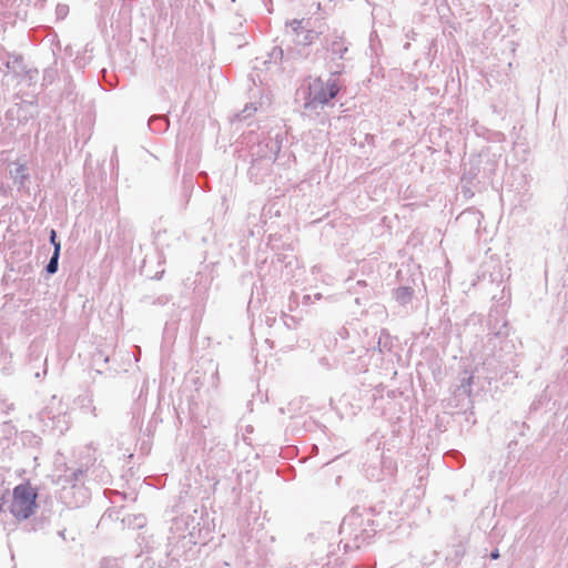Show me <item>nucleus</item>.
<instances>
[{
  "instance_id": "obj_1",
  "label": "nucleus",
  "mask_w": 568,
  "mask_h": 568,
  "mask_svg": "<svg viewBox=\"0 0 568 568\" xmlns=\"http://www.w3.org/2000/svg\"><path fill=\"white\" fill-rule=\"evenodd\" d=\"M38 490L29 481L16 486L9 505V511L18 520L28 519L37 508Z\"/></svg>"
},
{
  "instance_id": "obj_2",
  "label": "nucleus",
  "mask_w": 568,
  "mask_h": 568,
  "mask_svg": "<svg viewBox=\"0 0 568 568\" xmlns=\"http://www.w3.org/2000/svg\"><path fill=\"white\" fill-rule=\"evenodd\" d=\"M339 91V85L336 81L324 82L322 79H314L308 87V98L306 105L312 104H326L329 100L334 99Z\"/></svg>"
},
{
  "instance_id": "obj_3",
  "label": "nucleus",
  "mask_w": 568,
  "mask_h": 568,
  "mask_svg": "<svg viewBox=\"0 0 568 568\" xmlns=\"http://www.w3.org/2000/svg\"><path fill=\"white\" fill-rule=\"evenodd\" d=\"M291 26L296 34L295 42L297 44L308 45L316 38V33L313 30H308L305 27H303L302 21H293Z\"/></svg>"
},
{
  "instance_id": "obj_4",
  "label": "nucleus",
  "mask_w": 568,
  "mask_h": 568,
  "mask_svg": "<svg viewBox=\"0 0 568 568\" xmlns=\"http://www.w3.org/2000/svg\"><path fill=\"white\" fill-rule=\"evenodd\" d=\"M28 168L26 164H18L13 178L18 180L20 183H23L28 179Z\"/></svg>"
},
{
  "instance_id": "obj_5",
  "label": "nucleus",
  "mask_w": 568,
  "mask_h": 568,
  "mask_svg": "<svg viewBox=\"0 0 568 568\" xmlns=\"http://www.w3.org/2000/svg\"><path fill=\"white\" fill-rule=\"evenodd\" d=\"M59 253H60V244H55V251L47 266V271L49 273H55L57 270H58V258H59Z\"/></svg>"
},
{
  "instance_id": "obj_6",
  "label": "nucleus",
  "mask_w": 568,
  "mask_h": 568,
  "mask_svg": "<svg viewBox=\"0 0 568 568\" xmlns=\"http://www.w3.org/2000/svg\"><path fill=\"white\" fill-rule=\"evenodd\" d=\"M332 50L335 54L342 58L343 53L347 51V48L344 45L342 40H336L332 43Z\"/></svg>"
},
{
  "instance_id": "obj_7",
  "label": "nucleus",
  "mask_w": 568,
  "mask_h": 568,
  "mask_svg": "<svg viewBox=\"0 0 568 568\" xmlns=\"http://www.w3.org/2000/svg\"><path fill=\"white\" fill-rule=\"evenodd\" d=\"M55 236H57L55 231H54V230H52V231H51L50 241H51V243H52L54 246H55V244H60L59 242H57V241H55Z\"/></svg>"
},
{
  "instance_id": "obj_8",
  "label": "nucleus",
  "mask_w": 568,
  "mask_h": 568,
  "mask_svg": "<svg viewBox=\"0 0 568 568\" xmlns=\"http://www.w3.org/2000/svg\"><path fill=\"white\" fill-rule=\"evenodd\" d=\"M82 475H83V471L81 469L72 473V476H73L74 479H78V477L82 476Z\"/></svg>"
},
{
  "instance_id": "obj_9",
  "label": "nucleus",
  "mask_w": 568,
  "mask_h": 568,
  "mask_svg": "<svg viewBox=\"0 0 568 568\" xmlns=\"http://www.w3.org/2000/svg\"><path fill=\"white\" fill-rule=\"evenodd\" d=\"M491 557L496 559V558H498V554L497 552H493Z\"/></svg>"
}]
</instances>
